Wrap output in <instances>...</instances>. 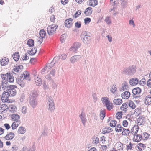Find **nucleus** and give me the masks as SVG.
I'll return each instance as SVG.
<instances>
[{
  "instance_id": "f257e3e1",
  "label": "nucleus",
  "mask_w": 151,
  "mask_h": 151,
  "mask_svg": "<svg viewBox=\"0 0 151 151\" xmlns=\"http://www.w3.org/2000/svg\"><path fill=\"white\" fill-rule=\"evenodd\" d=\"M136 67L135 65H132L127 68H125L122 71L123 74L132 76L134 75L136 72Z\"/></svg>"
},
{
  "instance_id": "f03ea898",
  "label": "nucleus",
  "mask_w": 151,
  "mask_h": 151,
  "mask_svg": "<svg viewBox=\"0 0 151 151\" xmlns=\"http://www.w3.org/2000/svg\"><path fill=\"white\" fill-rule=\"evenodd\" d=\"M17 87L15 85H10L7 88L6 90V93L8 94L9 96H14L16 95V91L15 88H17Z\"/></svg>"
},
{
  "instance_id": "7ed1b4c3",
  "label": "nucleus",
  "mask_w": 151,
  "mask_h": 151,
  "mask_svg": "<svg viewBox=\"0 0 151 151\" xmlns=\"http://www.w3.org/2000/svg\"><path fill=\"white\" fill-rule=\"evenodd\" d=\"M1 78L3 80L9 81L10 83H12L14 81V77L12 75H11L10 73H7L5 74H1Z\"/></svg>"
},
{
  "instance_id": "20e7f679",
  "label": "nucleus",
  "mask_w": 151,
  "mask_h": 151,
  "mask_svg": "<svg viewBox=\"0 0 151 151\" xmlns=\"http://www.w3.org/2000/svg\"><path fill=\"white\" fill-rule=\"evenodd\" d=\"M37 99L35 94H33L31 96L29 101L30 105L33 108H35L37 105Z\"/></svg>"
},
{
  "instance_id": "39448f33",
  "label": "nucleus",
  "mask_w": 151,
  "mask_h": 151,
  "mask_svg": "<svg viewBox=\"0 0 151 151\" xmlns=\"http://www.w3.org/2000/svg\"><path fill=\"white\" fill-rule=\"evenodd\" d=\"M58 26L56 25H52L51 26H49L47 28V31L49 35H52L56 32V30Z\"/></svg>"
},
{
  "instance_id": "423d86ee",
  "label": "nucleus",
  "mask_w": 151,
  "mask_h": 151,
  "mask_svg": "<svg viewBox=\"0 0 151 151\" xmlns=\"http://www.w3.org/2000/svg\"><path fill=\"white\" fill-rule=\"evenodd\" d=\"M9 96H8V94L6 93V91H5L3 92L2 95L1 100L3 102H6L8 103L12 102V101H10L8 99Z\"/></svg>"
},
{
  "instance_id": "0eeeda50",
  "label": "nucleus",
  "mask_w": 151,
  "mask_h": 151,
  "mask_svg": "<svg viewBox=\"0 0 151 151\" xmlns=\"http://www.w3.org/2000/svg\"><path fill=\"white\" fill-rule=\"evenodd\" d=\"M81 58V55H75L71 57L70 61L72 64H74L77 61Z\"/></svg>"
},
{
  "instance_id": "6e6552de",
  "label": "nucleus",
  "mask_w": 151,
  "mask_h": 151,
  "mask_svg": "<svg viewBox=\"0 0 151 151\" xmlns=\"http://www.w3.org/2000/svg\"><path fill=\"white\" fill-rule=\"evenodd\" d=\"M82 41L84 44H89L91 39V37L90 36L81 37Z\"/></svg>"
},
{
  "instance_id": "1a4fd4ad",
  "label": "nucleus",
  "mask_w": 151,
  "mask_h": 151,
  "mask_svg": "<svg viewBox=\"0 0 151 151\" xmlns=\"http://www.w3.org/2000/svg\"><path fill=\"white\" fill-rule=\"evenodd\" d=\"M81 45L80 43L78 42H76L74 43L73 47L70 48V50H72L73 52H75L77 50V49L80 47Z\"/></svg>"
},
{
  "instance_id": "9d476101",
  "label": "nucleus",
  "mask_w": 151,
  "mask_h": 151,
  "mask_svg": "<svg viewBox=\"0 0 151 151\" xmlns=\"http://www.w3.org/2000/svg\"><path fill=\"white\" fill-rule=\"evenodd\" d=\"M73 19L71 18L66 19L65 22V25L68 28H70L72 25Z\"/></svg>"
},
{
  "instance_id": "9b49d317",
  "label": "nucleus",
  "mask_w": 151,
  "mask_h": 151,
  "mask_svg": "<svg viewBox=\"0 0 151 151\" xmlns=\"http://www.w3.org/2000/svg\"><path fill=\"white\" fill-rule=\"evenodd\" d=\"M14 136L15 134L14 133L9 132L4 137V138L6 140H11L14 137Z\"/></svg>"
},
{
  "instance_id": "f8f14e48",
  "label": "nucleus",
  "mask_w": 151,
  "mask_h": 151,
  "mask_svg": "<svg viewBox=\"0 0 151 151\" xmlns=\"http://www.w3.org/2000/svg\"><path fill=\"white\" fill-rule=\"evenodd\" d=\"M79 117L81 119L83 124V125L85 126L86 121L85 113L83 111L81 114L79 115Z\"/></svg>"
},
{
  "instance_id": "ddd939ff",
  "label": "nucleus",
  "mask_w": 151,
  "mask_h": 151,
  "mask_svg": "<svg viewBox=\"0 0 151 151\" xmlns=\"http://www.w3.org/2000/svg\"><path fill=\"white\" fill-rule=\"evenodd\" d=\"M139 82V80L138 78H134L130 79L129 83L131 85L134 86L137 84Z\"/></svg>"
},
{
  "instance_id": "4468645a",
  "label": "nucleus",
  "mask_w": 151,
  "mask_h": 151,
  "mask_svg": "<svg viewBox=\"0 0 151 151\" xmlns=\"http://www.w3.org/2000/svg\"><path fill=\"white\" fill-rule=\"evenodd\" d=\"M130 95V93L129 92L126 91L122 94L121 96L122 99H127L129 97Z\"/></svg>"
},
{
  "instance_id": "2eb2a0df",
  "label": "nucleus",
  "mask_w": 151,
  "mask_h": 151,
  "mask_svg": "<svg viewBox=\"0 0 151 151\" xmlns=\"http://www.w3.org/2000/svg\"><path fill=\"white\" fill-rule=\"evenodd\" d=\"M102 133L103 134H105L107 133H110L112 131V129L108 127H106L102 129Z\"/></svg>"
},
{
  "instance_id": "dca6fc26",
  "label": "nucleus",
  "mask_w": 151,
  "mask_h": 151,
  "mask_svg": "<svg viewBox=\"0 0 151 151\" xmlns=\"http://www.w3.org/2000/svg\"><path fill=\"white\" fill-rule=\"evenodd\" d=\"M145 118L143 117V116H140L138 118L137 120V121L138 123L139 124V125H143L144 124V119Z\"/></svg>"
},
{
  "instance_id": "f3484780",
  "label": "nucleus",
  "mask_w": 151,
  "mask_h": 151,
  "mask_svg": "<svg viewBox=\"0 0 151 151\" xmlns=\"http://www.w3.org/2000/svg\"><path fill=\"white\" fill-rule=\"evenodd\" d=\"M141 92V89L139 87L134 88L132 90V93L133 95H136L137 94H139Z\"/></svg>"
},
{
  "instance_id": "a211bd4d",
  "label": "nucleus",
  "mask_w": 151,
  "mask_h": 151,
  "mask_svg": "<svg viewBox=\"0 0 151 151\" xmlns=\"http://www.w3.org/2000/svg\"><path fill=\"white\" fill-rule=\"evenodd\" d=\"M92 9L91 7H88L87 8L84 12V13L86 16L91 14L92 12Z\"/></svg>"
},
{
  "instance_id": "6ab92c4d",
  "label": "nucleus",
  "mask_w": 151,
  "mask_h": 151,
  "mask_svg": "<svg viewBox=\"0 0 151 151\" xmlns=\"http://www.w3.org/2000/svg\"><path fill=\"white\" fill-rule=\"evenodd\" d=\"M49 105V107L48 108V109L51 112H54V110L55 109V106L54 104V103H50L48 104Z\"/></svg>"
},
{
  "instance_id": "aec40b11",
  "label": "nucleus",
  "mask_w": 151,
  "mask_h": 151,
  "mask_svg": "<svg viewBox=\"0 0 151 151\" xmlns=\"http://www.w3.org/2000/svg\"><path fill=\"white\" fill-rule=\"evenodd\" d=\"M8 59L6 57H4V58L1 60V65L2 66L5 65L8 63Z\"/></svg>"
},
{
  "instance_id": "412c9836",
  "label": "nucleus",
  "mask_w": 151,
  "mask_h": 151,
  "mask_svg": "<svg viewBox=\"0 0 151 151\" xmlns=\"http://www.w3.org/2000/svg\"><path fill=\"white\" fill-rule=\"evenodd\" d=\"M122 103V101L121 99H117L113 100V103L116 105H120Z\"/></svg>"
},
{
  "instance_id": "4be33fe9",
  "label": "nucleus",
  "mask_w": 151,
  "mask_h": 151,
  "mask_svg": "<svg viewBox=\"0 0 151 151\" xmlns=\"http://www.w3.org/2000/svg\"><path fill=\"white\" fill-rule=\"evenodd\" d=\"M12 57L15 61H18L19 58V52H15V53L13 54Z\"/></svg>"
},
{
  "instance_id": "5701e85b",
  "label": "nucleus",
  "mask_w": 151,
  "mask_h": 151,
  "mask_svg": "<svg viewBox=\"0 0 151 151\" xmlns=\"http://www.w3.org/2000/svg\"><path fill=\"white\" fill-rule=\"evenodd\" d=\"M11 117L13 120L17 121V122H18V120L20 119V116L18 114H15L11 115Z\"/></svg>"
},
{
  "instance_id": "b1692460",
  "label": "nucleus",
  "mask_w": 151,
  "mask_h": 151,
  "mask_svg": "<svg viewBox=\"0 0 151 151\" xmlns=\"http://www.w3.org/2000/svg\"><path fill=\"white\" fill-rule=\"evenodd\" d=\"M9 111L12 113L16 112L17 110V108L14 105H11L9 106Z\"/></svg>"
},
{
  "instance_id": "393cba45",
  "label": "nucleus",
  "mask_w": 151,
  "mask_h": 151,
  "mask_svg": "<svg viewBox=\"0 0 151 151\" xmlns=\"http://www.w3.org/2000/svg\"><path fill=\"white\" fill-rule=\"evenodd\" d=\"M136 137L134 140L135 142H139L142 139V136L140 134H136L134 135V139Z\"/></svg>"
},
{
  "instance_id": "a878e982",
  "label": "nucleus",
  "mask_w": 151,
  "mask_h": 151,
  "mask_svg": "<svg viewBox=\"0 0 151 151\" xmlns=\"http://www.w3.org/2000/svg\"><path fill=\"white\" fill-rule=\"evenodd\" d=\"M146 104L149 105L151 104V97L149 96H147L145 98Z\"/></svg>"
},
{
  "instance_id": "bb28decb",
  "label": "nucleus",
  "mask_w": 151,
  "mask_h": 151,
  "mask_svg": "<svg viewBox=\"0 0 151 151\" xmlns=\"http://www.w3.org/2000/svg\"><path fill=\"white\" fill-rule=\"evenodd\" d=\"M35 79L36 84L39 86H41L42 84L41 79V78H39L37 76V77H35Z\"/></svg>"
},
{
  "instance_id": "cd10ccee",
  "label": "nucleus",
  "mask_w": 151,
  "mask_h": 151,
  "mask_svg": "<svg viewBox=\"0 0 151 151\" xmlns=\"http://www.w3.org/2000/svg\"><path fill=\"white\" fill-rule=\"evenodd\" d=\"M39 35L40 38H41V39H43L46 36V34L44 29H42L40 31Z\"/></svg>"
},
{
  "instance_id": "c85d7f7f",
  "label": "nucleus",
  "mask_w": 151,
  "mask_h": 151,
  "mask_svg": "<svg viewBox=\"0 0 151 151\" xmlns=\"http://www.w3.org/2000/svg\"><path fill=\"white\" fill-rule=\"evenodd\" d=\"M37 50L36 47H34L31 49V51L28 52V53L31 55H33L36 53Z\"/></svg>"
},
{
  "instance_id": "c756f323",
  "label": "nucleus",
  "mask_w": 151,
  "mask_h": 151,
  "mask_svg": "<svg viewBox=\"0 0 151 151\" xmlns=\"http://www.w3.org/2000/svg\"><path fill=\"white\" fill-rule=\"evenodd\" d=\"M23 76H24L23 79H26L28 81L30 80V78L29 77L30 74L29 72L28 71H26L25 73H23Z\"/></svg>"
},
{
  "instance_id": "7c9ffc66",
  "label": "nucleus",
  "mask_w": 151,
  "mask_h": 151,
  "mask_svg": "<svg viewBox=\"0 0 151 151\" xmlns=\"http://www.w3.org/2000/svg\"><path fill=\"white\" fill-rule=\"evenodd\" d=\"M137 146L139 151L142 150L143 149L142 148V147L143 148V150L145 149L146 146L145 145L142 143L138 144Z\"/></svg>"
},
{
  "instance_id": "2f4dec72",
  "label": "nucleus",
  "mask_w": 151,
  "mask_h": 151,
  "mask_svg": "<svg viewBox=\"0 0 151 151\" xmlns=\"http://www.w3.org/2000/svg\"><path fill=\"white\" fill-rule=\"evenodd\" d=\"M123 127L120 124H118L115 127V130L116 132H121Z\"/></svg>"
},
{
  "instance_id": "473e14b6",
  "label": "nucleus",
  "mask_w": 151,
  "mask_h": 151,
  "mask_svg": "<svg viewBox=\"0 0 151 151\" xmlns=\"http://www.w3.org/2000/svg\"><path fill=\"white\" fill-rule=\"evenodd\" d=\"M101 100L102 103L103 104L104 103L105 104V105L109 103L110 102V101L109 100V99L106 97H102Z\"/></svg>"
},
{
  "instance_id": "72a5a7b5",
  "label": "nucleus",
  "mask_w": 151,
  "mask_h": 151,
  "mask_svg": "<svg viewBox=\"0 0 151 151\" xmlns=\"http://www.w3.org/2000/svg\"><path fill=\"white\" fill-rule=\"evenodd\" d=\"M26 131V129L25 128L23 127H21L19 128L18 132L19 134H23Z\"/></svg>"
},
{
  "instance_id": "f704fd0d",
  "label": "nucleus",
  "mask_w": 151,
  "mask_h": 151,
  "mask_svg": "<svg viewBox=\"0 0 151 151\" xmlns=\"http://www.w3.org/2000/svg\"><path fill=\"white\" fill-rule=\"evenodd\" d=\"M27 45L29 47H32L34 46V41L32 39H29L27 41Z\"/></svg>"
},
{
  "instance_id": "c9c22d12",
  "label": "nucleus",
  "mask_w": 151,
  "mask_h": 151,
  "mask_svg": "<svg viewBox=\"0 0 151 151\" xmlns=\"http://www.w3.org/2000/svg\"><path fill=\"white\" fill-rule=\"evenodd\" d=\"M129 106L133 109H134L136 107V105L131 100L129 101L128 103Z\"/></svg>"
},
{
  "instance_id": "e433bc0d",
  "label": "nucleus",
  "mask_w": 151,
  "mask_h": 151,
  "mask_svg": "<svg viewBox=\"0 0 151 151\" xmlns=\"http://www.w3.org/2000/svg\"><path fill=\"white\" fill-rule=\"evenodd\" d=\"M9 107L6 104H2L0 106V109L2 110V111H5V110L8 109Z\"/></svg>"
},
{
  "instance_id": "4c0bfd02",
  "label": "nucleus",
  "mask_w": 151,
  "mask_h": 151,
  "mask_svg": "<svg viewBox=\"0 0 151 151\" xmlns=\"http://www.w3.org/2000/svg\"><path fill=\"white\" fill-rule=\"evenodd\" d=\"M47 101L48 104L54 103L53 99L51 96H48L47 98Z\"/></svg>"
},
{
  "instance_id": "58836bf2",
  "label": "nucleus",
  "mask_w": 151,
  "mask_h": 151,
  "mask_svg": "<svg viewBox=\"0 0 151 151\" xmlns=\"http://www.w3.org/2000/svg\"><path fill=\"white\" fill-rule=\"evenodd\" d=\"M117 121L115 120L111 121L110 123V126L111 127H114L116 124Z\"/></svg>"
},
{
  "instance_id": "ea45409f",
  "label": "nucleus",
  "mask_w": 151,
  "mask_h": 151,
  "mask_svg": "<svg viewBox=\"0 0 151 151\" xmlns=\"http://www.w3.org/2000/svg\"><path fill=\"white\" fill-rule=\"evenodd\" d=\"M1 86L2 88L4 90H5L6 89V90H7L8 87L10 86V85L7 86H6V84H5V82L4 80H3L2 81Z\"/></svg>"
},
{
  "instance_id": "a19ab883",
  "label": "nucleus",
  "mask_w": 151,
  "mask_h": 151,
  "mask_svg": "<svg viewBox=\"0 0 151 151\" xmlns=\"http://www.w3.org/2000/svg\"><path fill=\"white\" fill-rule=\"evenodd\" d=\"M105 111V110L101 111L100 115L101 116V119H103L105 117V115L106 114Z\"/></svg>"
},
{
  "instance_id": "79ce46f5",
  "label": "nucleus",
  "mask_w": 151,
  "mask_h": 151,
  "mask_svg": "<svg viewBox=\"0 0 151 151\" xmlns=\"http://www.w3.org/2000/svg\"><path fill=\"white\" fill-rule=\"evenodd\" d=\"M122 111L118 112L116 114V116L117 119L119 120L122 118Z\"/></svg>"
},
{
  "instance_id": "37998d69",
  "label": "nucleus",
  "mask_w": 151,
  "mask_h": 151,
  "mask_svg": "<svg viewBox=\"0 0 151 151\" xmlns=\"http://www.w3.org/2000/svg\"><path fill=\"white\" fill-rule=\"evenodd\" d=\"M92 142L95 144H98L99 142V139L97 137H94L93 138Z\"/></svg>"
},
{
  "instance_id": "c03bdc74",
  "label": "nucleus",
  "mask_w": 151,
  "mask_h": 151,
  "mask_svg": "<svg viewBox=\"0 0 151 151\" xmlns=\"http://www.w3.org/2000/svg\"><path fill=\"white\" fill-rule=\"evenodd\" d=\"M90 33L88 32L84 31L81 34V37L90 36Z\"/></svg>"
},
{
  "instance_id": "a18cd8bd",
  "label": "nucleus",
  "mask_w": 151,
  "mask_h": 151,
  "mask_svg": "<svg viewBox=\"0 0 151 151\" xmlns=\"http://www.w3.org/2000/svg\"><path fill=\"white\" fill-rule=\"evenodd\" d=\"M91 1H92L91 4L90 5L91 6L94 7L98 4V1L96 0H91Z\"/></svg>"
},
{
  "instance_id": "49530a36",
  "label": "nucleus",
  "mask_w": 151,
  "mask_h": 151,
  "mask_svg": "<svg viewBox=\"0 0 151 151\" xmlns=\"http://www.w3.org/2000/svg\"><path fill=\"white\" fill-rule=\"evenodd\" d=\"M113 104L112 103L109 102V103L107 104L105 106L106 107L107 109L108 110H110L112 109L113 107L112 106Z\"/></svg>"
},
{
  "instance_id": "de8ad7c7",
  "label": "nucleus",
  "mask_w": 151,
  "mask_h": 151,
  "mask_svg": "<svg viewBox=\"0 0 151 151\" xmlns=\"http://www.w3.org/2000/svg\"><path fill=\"white\" fill-rule=\"evenodd\" d=\"M117 88H116V85L114 84L111 89L110 90V91L111 92L114 93L117 90Z\"/></svg>"
},
{
  "instance_id": "09e8293b",
  "label": "nucleus",
  "mask_w": 151,
  "mask_h": 151,
  "mask_svg": "<svg viewBox=\"0 0 151 151\" xmlns=\"http://www.w3.org/2000/svg\"><path fill=\"white\" fill-rule=\"evenodd\" d=\"M127 88H128V83L127 82H125L123 84V85L122 86V90L123 91L127 90Z\"/></svg>"
},
{
  "instance_id": "8fccbe9b",
  "label": "nucleus",
  "mask_w": 151,
  "mask_h": 151,
  "mask_svg": "<svg viewBox=\"0 0 151 151\" xmlns=\"http://www.w3.org/2000/svg\"><path fill=\"white\" fill-rule=\"evenodd\" d=\"M128 102L124 103L121 106L120 109H122V108L125 109V108H128Z\"/></svg>"
},
{
  "instance_id": "3c124183",
  "label": "nucleus",
  "mask_w": 151,
  "mask_h": 151,
  "mask_svg": "<svg viewBox=\"0 0 151 151\" xmlns=\"http://www.w3.org/2000/svg\"><path fill=\"white\" fill-rule=\"evenodd\" d=\"M110 18V17L109 16H107L106 17L105 19V21L108 24L111 23V21L109 19Z\"/></svg>"
},
{
  "instance_id": "603ef678",
  "label": "nucleus",
  "mask_w": 151,
  "mask_h": 151,
  "mask_svg": "<svg viewBox=\"0 0 151 151\" xmlns=\"http://www.w3.org/2000/svg\"><path fill=\"white\" fill-rule=\"evenodd\" d=\"M18 149V147L17 145H13L11 148V150L12 151H17Z\"/></svg>"
},
{
  "instance_id": "864d4df0",
  "label": "nucleus",
  "mask_w": 151,
  "mask_h": 151,
  "mask_svg": "<svg viewBox=\"0 0 151 151\" xmlns=\"http://www.w3.org/2000/svg\"><path fill=\"white\" fill-rule=\"evenodd\" d=\"M84 23L85 24H87L89 23L91 21V19L90 18H86L84 19Z\"/></svg>"
},
{
  "instance_id": "5fc2aeb1",
  "label": "nucleus",
  "mask_w": 151,
  "mask_h": 151,
  "mask_svg": "<svg viewBox=\"0 0 151 151\" xmlns=\"http://www.w3.org/2000/svg\"><path fill=\"white\" fill-rule=\"evenodd\" d=\"M75 27L78 28H79L81 27V24L80 22L77 21L75 23Z\"/></svg>"
},
{
  "instance_id": "6e6d98bb",
  "label": "nucleus",
  "mask_w": 151,
  "mask_h": 151,
  "mask_svg": "<svg viewBox=\"0 0 151 151\" xmlns=\"http://www.w3.org/2000/svg\"><path fill=\"white\" fill-rule=\"evenodd\" d=\"M60 59V58H59L58 57H55L53 60L51 62L52 63H53L54 64H55L57 62V60H58L59 59Z\"/></svg>"
},
{
  "instance_id": "4d7b16f0",
  "label": "nucleus",
  "mask_w": 151,
  "mask_h": 151,
  "mask_svg": "<svg viewBox=\"0 0 151 151\" xmlns=\"http://www.w3.org/2000/svg\"><path fill=\"white\" fill-rule=\"evenodd\" d=\"M18 126V124H16L15 123V122H14L12 124L11 127L12 128V129L13 130H14L16 129Z\"/></svg>"
},
{
  "instance_id": "13d9d810",
  "label": "nucleus",
  "mask_w": 151,
  "mask_h": 151,
  "mask_svg": "<svg viewBox=\"0 0 151 151\" xmlns=\"http://www.w3.org/2000/svg\"><path fill=\"white\" fill-rule=\"evenodd\" d=\"M144 135V137L145 138L144 139L147 140L150 136V134L146 132H145L143 133Z\"/></svg>"
},
{
  "instance_id": "bf43d9fd",
  "label": "nucleus",
  "mask_w": 151,
  "mask_h": 151,
  "mask_svg": "<svg viewBox=\"0 0 151 151\" xmlns=\"http://www.w3.org/2000/svg\"><path fill=\"white\" fill-rule=\"evenodd\" d=\"M141 110L139 108L136 109L135 110V113L136 114L137 116H138L140 115V113L139 111Z\"/></svg>"
},
{
  "instance_id": "052dcab7",
  "label": "nucleus",
  "mask_w": 151,
  "mask_h": 151,
  "mask_svg": "<svg viewBox=\"0 0 151 151\" xmlns=\"http://www.w3.org/2000/svg\"><path fill=\"white\" fill-rule=\"evenodd\" d=\"M21 58H22V61L27 60L29 59V57L27 56V53H26L25 54V56H23V58L22 57Z\"/></svg>"
},
{
  "instance_id": "680f3d73",
  "label": "nucleus",
  "mask_w": 151,
  "mask_h": 151,
  "mask_svg": "<svg viewBox=\"0 0 151 151\" xmlns=\"http://www.w3.org/2000/svg\"><path fill=\"white\" fill-rule=\"evenodd\" d=\"M128 122L126 120H124L122 122V125L124 127H126L128 125Z\"/></svg>"
},
{
  "instance_id": "e2e57ef3",
  "label": "nucleus",
  "mask_w": 151,
  "mask_h": 151,
  "mask_svg": "<svg viewBox=\"0 0 151 151\" xmlns=\"http://www.w3.org/2000/svg\"><path fill=\"white\" fill-rule=\"evenodd\" d=\"M133 145V144L131 142H130L129 145H127V150H132Z\"/></svg>"
},
{
  "instance_id": "0e129e2a",
  "label": "nucleus",
  "mask_w": 151,
  "mask_h": 151,
  "mask_svg": "<svg viewBox=\"0 0 151 151\" xmlns=\"http://www.w3.org/2000/svg\"><path fill=\"white\" fill-rule=\"evenodd\" d=\"M22 112L23 114H25L27 112V108L26 106H23L22 109Z\"/></svg>"
},
{
  "instance_id": "69168bd1",
  "label": "nucleus",
  "mask_w": 151,
  "mask_h": 151,
  "mask_svg": "<svg viewBox=\"0 0 151 151\" xmlns=\"http://www.w3.org/2000/svg\"><path fill=\"white\" fill-rule=\"evenodd\" d=\"M127 1H123L121 3V5L124 7H125L127 6Z\"/></svg>"
},
{
  "instance_id": "338daca9",
  "label": "nucleus",
  "mask_w": 151,
  "mask_h": 151,
  "mask_svg": "<svg viewBox=\"0 0 151 151\" xmlns=\"http://www.w3.org/2000/svg\"><path fill=\"white\" fill-rule=\"evenodd\" d=\"M45 78L50 81H53L51 78V76L49 75H47L46 76Z\"/></svg>"
},
{
  "instance_id": "774afa93",
  "label": "nucleus",
  "mask_w": 151,
  "mask_h": 151,
  "mask_svg": "<svg viewBox=\"0 0 151 151\" xmlns=\"http://www.w3.org/2000/svg\"><path fill=\"white\" fill-rule=\"evenodd\" d=\"M35 146L34 145H33L32 147L30 148L29 149L27 150L28 151H35Z\"/></svg>"
}]
</instances>
